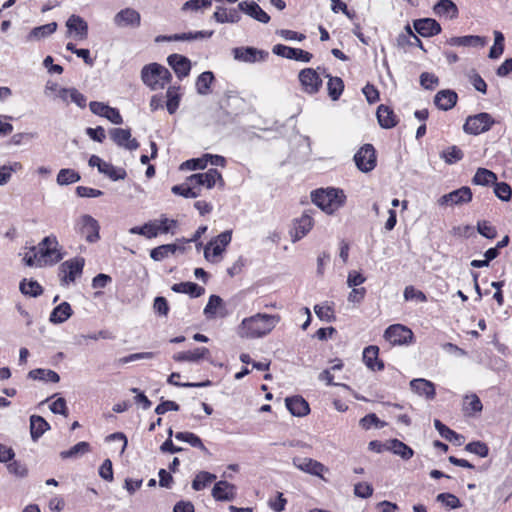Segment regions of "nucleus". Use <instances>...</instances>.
<instances>
[{
	"instance_id": "nucleus-1",
	"label": "nucleus",
	"mask_w": 512,
	"mask_h": 512,
	"mask_svg": "<svg viewBox=\"0 0 512 512\" xmlns=\"http://www.w3.org/2000/svg\"><path fill=\"white\" fill-rule=\"evenodd\" d=\"M278 314L257 313L244 318L237 327V335L242 339H258L269 335L280 322Z\"/></svg>"
},
{
	"instance_id": "nucleus-2",
	"label": "nucleus",
	"mask_w": 512,
	"mask_h": 512,
	"mask_svg": "<svg viewBox=\"0 0 512 512\" xmlns=\"http://www.w3.org/2000/svg\"><path fill=\"white\" fill-rule=\"evenodd\" d=\"M311 199L322 211L333 214L344 205L346 196L343 190L329 187L311 192Z\"/></svg>"
},
{
	"instance_id": "nucleus-3",
	"label": "nucleus",
	"mask_w": 512,
	"mask_h": 512,
	"mask_svg": "<svg viewBox=\"0 0 512 512\" xmlns=\"http://www.w3.org/2000/svg\"><path fill=\"white\" fill-rule=\"evenodd\" d=\"M35 248L39 254L40 266L55 265L64 257L62 247L54 235L45 237Z\"/></svg>"
},
{
	"instance_id": "nucleus-4",
	"label": "nucleus",
	"mask_w": 512,
	"mask_h": 512,
	"mask_svg": "<svg viewBox=\"0 0 512 512\" xmlns=\"http://www.w3.org/2000/svg\"><path fill=\"white\" fill-rule=\"evenodd\" d=\"M141 78L144 84L152 90H159L170 82L171 73L166 67L158 63H151L142 68Z\"/></svg>"
},
{
	"instance_id": "nucleus-5",
	"label": "nucleus",
	"mask_w": 512,
	"mask_h": 512,
	"mask_svg": "<svg viewBox=\"0 0 512 512\" xmlns=\"http://www.w3.org/2000/svg\"><path fill=\"white\" fill-rule=\"evenodd\" d=\"M74 230L88 243H96L100 239L99 222L89 214H82L75 220Z\"/></svg>"
},
{
	"instance_id": "nucleus-6",
	"label": "nucleus",
	"mask_w": 512,
	"mask_h": 512,
	"mask_svg": "<svg viewBox=\"0 0 512 512\" xmlns=\"http://www.w3.org/2000/svg\"><path fill=\"white\" fill-rule=\"evenodd\" d=\"M85 265L83 257H74L66 260L59 266V278L61 285L68 286L74 283L76 278L82 275Z\"/></svg>"
},
{
	"instance_id": "nucleus-7",
	"label": "nucleus",
	"mask_w": 512,
	"mask_h": 512,
	"mask_svg": "<svg viewBox=\"0 0 512 512\" xmlns=\"http://www.w3.org/2000/svg\"><path fill=\"white\" fill-rule=\"evenodd\" d=\"M494 122L495 121L490 114L482 112L469 116L464 123L463 129L468 134L478 135L488 131Z\"/></svg>"
},
{
	"instance_id": "nucleus-8",
	"label": "nucleus",
	"mask_w": 512,
	"mask_h": 512,
	"mask_svg": "<svg viewBox=\"0 0 512 512\" xmlns=\"http://www.w3.org/2000/svg\"><path fill=\"white\" fill-rule=\"evenodd\" d=\"M231 231H224L211 240L204 249V257L210 262H217L218 258L225 251L226 246L231 242Z\"/></svg>"
},
{
	"instance_id": "nucleus-9",
	"label": "nucleus",
	"mask_w": 512,
	"mask_h": 512,
	"mask_svg": "<svg viewBox=\"0 0 512 512\" xmlns=\"http://www.w3.org/2000/svg\"><path fill=\"white\" fill-rule=\"evenodd\" d=\"M357 168L364 173L372 171L376 167V151L373 145L364 144L354 155Z\"/></svg>"
},
{
	"instance_id": "nucleus-10",
	"label": "nucleus",
	"mask_w": 512,
	"mask_h": 512,
	"mask_svg": "<svg viewBox=\"0 0 512 512\" xmlns=\"http://www.w3.org/2000/svg\"><path fill=\"white\" fill-rule=\"evenodd\" d=\"M384 338L392 345H404L412 342L413 332L402 324H393L385 330Z\"/></svg>"
},
{
	"instance_id": "nucleus-11",
	"label": "nucleus",
	"mask_w": 512,
	"mask_h": 512,
	"mask_svg": "<svg viewBox=\"0 0 512 512\" xmlns=\"http://www.w3.org/2000/svg\"><path fill=\"white\" fill-rule=\"evenodd\" d=\"M472 200V191L469 187L463 186L450 193L441 196L437 203L439 206H460Z\"/></svg>"
},
{
	"instance_id": "nucleus-12",
	"label": "nucleus",
	"mask_w": 512,
	"mask_h": 512,
	"mask_svg": "<svg viewBox=\"0 0 512 512\" xmlns=\"http://www.w3.org/2000/svg\"><path fill=\"white\" fill-rule=\"evenodd\" d=\"M113 23L117 28H138L141 25V15L133 8H124L113 17Z\"/></svg>"
},
{
	"instance_id": "nucleus-13",
	"label": "nucleus",
	"mask_w": 512,
	"mask_h": 512,
	"mask_svg": "<svg viewBox=\"0 0 512 512\" xmlns=\"http://www.w3.org/2000/svg\"><path fill=\"white\" fill-rule=\"evenodd\" d=\"M302 90L308 94L317 93L321 86L322 80L316 70L312 68H304L298 74Z\"/></svg>"
},
{
	"instance_id": "nucleus-14",
	"label": "nucleus",
	"mask_w": 512,
	"mask_h": 512,
	"mask_svg": "<svg viewBox=\"0 0 512 512\" xmlns=\"http://www.w3.org/2000/svg\"><path fill=\"white\" fill-rule=\"evenodd\" d=\"M292 463L300 471L322 479H324L323 473L328 472V468L326 466L312 458L294 457L292 459Z\"/></svg>"
},
{
	"instance_id": "nucleus-15",
	"label": "nucleus",
	"mask_w": 512,
	"mask_h": 512,
	"mask_svg": "<svg viewBox=\"0 0 512 512\" xmlns=\"http://www.w3.org/2000/svg\"><path fill=\"white\" fill-rule=\"evenodd\" d=\"M272 52L277 56L303 63L310 62L313 57V55L308 51L300 48H292L283 44L274 45Z\"/></svg>"
},
{
	"instance_id": "nucleus-16",
	"label": "nucleus",
	"mask_w": 512,
	"mask_h": 512,
	"mask_svg": "<svg viewBox=\"0 0 512 512\" xmlns=\"http://www.w3.org/2000/svg\"><path fill=\"white\" fill-rule=\"evenodd\" d=\"M233 56L235 60L245 63H255L265 61L269 53L254 47H237L233 49Z\"/></svg>"
},
{
	"instance_id": "nucleus-17",
	"label": "nucleus",
	"mask_w": 512,
	"mask_h": 512,
	"mask_svg": "<svg viewBox=\"0 0 512 512\" xmlns=\"http://www.w3.org/2000/svg\"><path fill=\"white\" fill-rule=\"evenodd\" d=\"M91 112L109 120L113 124H122L123 118L118 109L108 106L103 102L92 101L89 104Z\"/></svg>"
},
{
	"instance_id": "nucleus-18",
	"label": "nucleus",
	"mask_w": 512,
	"mask_h": 512,
	"mask_svg": "<svg viewBox=\"0 0 512 512\" xmlns=\"http://www.w3.org/2000/svg\"><path fill=\"white\" fill-rule=\"evenodd\" d=\"M111 139L120 147L130 151L136 150L139 143L135 138H132L129 129L113 128L109 131Z\"/></svg>"
},
{
	"instance_id": "nucleus-19",
	"label": "nucleus",
	"mask_w": 512,
	"mask_h": 512,
	"mask_svg": "<svg viewBox=\"0 0 512 512\" xmlns=\"http://www.w3.org/2000/svg\"><path fill=\"white\" fill-rule=\"evenodd\" d=\"M66 27L77 40H85L88 36V24L78 15H71L66 22Z\"/></svg>"
},
{
	"instance_id": "nucleus-20",
	"label": "nucleus",
	"mask_w": 512,
	"mask_h": 512,
	"mask_svg": "<svg viewBox=\"0 0 512 512\" xmlns=\"http://www.w3.org/2000/svg\"><path fill=\"white\" fill-rule=\"evenodd\" d=\"M314 225L313 218L307 212L297 219L294 223V229L291 232V238L293 242L302 239L312 229Z\"/></svg>"
},
{
	"instance_id": "nucleus-21",
	"label": "nucleus",
	"mask_w": 512,
	"mask_h": 512,
	"mask_svg": "<svg viewBox=\"0 0 512 512\" xmlns=\"http://www.w3.org/2000/svg\"><path fill=\"white\" fill-rule=\"evenodd\" d=\"M216 501H231L236 497V487L227 481H218L212 489Z\"/></svg>"
},
{
	"instance_id": "nucleus-22",
	"label": "nucleus",
	"mask_w": 512,
	"mask_h": 512,
	"mask_svg": "<svg viewBox=\"0 0 512 512\" xmlns=\"http://www.w3.org/2000/svg\"><path fill=\"white\" fill-rule=\"evenodd\" d=\"M458 100V95L450 89L440 90L434 97V104L440 110L447 111L452 109Z\"/></svg>"
},
{
	"instance_id": "nucleus-23",
	"label": "nucleus",
	"mask_w": 512,
	"mask_h": 512,
	"mask_svg": "<svg viewBox=\"0 0 512 512\" xmlns=\"http://www.w3.org/2000/svg\"><path fill=\"white\" fill-rule=\"evenodd\" d=\"M414 28L423 37H431L441 32L440 24L432 18L415 20Z\"/></svg>"
},
{
	"instance_id": "nucleus-24",
	"label": "nucleus",
	"mask_w": 512,
	"mask_h": 512,
	"mask_svg": "<svg viewBox=\"0 0 512 512\" xmlns=\"http://www.w3.org/2000/svg\"><path fill=\"white\" fill-rule=\"evenodd\" d=\"M167 62L180 79L189 75L191 62L187 57L179 54H172L167 58Z\"/></svg>"
},
{
	"instance_id": "nucleus-25",
	"label": "nucleus",
	"mask_w": 512,
	"mask_h": 512,
	"mask_svg": "<svg viewBox=\"0 0 512 512\" xmlns=\"http://www.w3.org/2000/svg\"><path fill=\"white\" fill-rule=\"evenodd\" d=\"M286 408L296 417H304L310 412L309 404L301 396L287 397L285 399Z\"/></svg>"
},
{
	"instance_id": "nucleus-26",
	"label": "nucleus",
	"mask_w": 512,
	"mask_h": 512,
	"mask_svg": "<svg viewBox=\"0 0 512 512\" xmlns=\"http://www.w3.org/2000/svg\"><path fill=\"white\" fill-rule=\"evenodd\" d=\"M238 7L242 12L261 23L270 21V16L254 1H242L238 4Z\"/></svg>"
},
{
	"instance_id": "nucleus-27",
	"label": "nucleus",
	"mask_w": 512,
	"mask_h": 512,
	"mask_svg": "<svg viewBox=\"0 0 512 512\" xmlns=\"http://www.w3.org/2000/svg\"><path fill=\"white\" fill-rule=\"evenodd\" d=\"M204 314L208 319L216 317H225L227 315L223 300L217 295H211L204 308Z\"/></svg>"
},
{
	"instance_id": "nucleus-28",
	"label": "nucleus",
	"mask_w": 512,
	"mask_h": 512,
	"mask_svg": "<svg viewBox=\"0 0 512 512\" xmlns=\"http://www.w3.org/2000/svg\"><path fill=\"white\" fill-rule=\"evenodd\" d=\"M410 387L416 394L419 396H424L428 400L435 398V386L429 380L423 378L413 379L410 382Z\"/></svg>"
},
{
	"instance_id": "nucleus-29",
	"label": "nucleus",
	"mask_w": 512,
	"mask_h": 512,
	"mask_svg": "<svg viewBox=\"0 0 512 512\" xmlns=\"http://www.w3.org/2000/svg\"><path fill=\"white\" fill-rule=\"evenodd\" d=\"M210 351L205 347H198L192 351L179 352L173 356L178 362H198L202 359H209Z\"/></svg>"
},
{
	"instance_id": "nucleus-30",
	"label": "nucleus",
	"mask_w": 512,
	"mask_h": 512,
	"mask_svg": "<svg viewBox=\"0 0 512 512\" xmlns=\"http://www.w3.org/2000/svg\"><path fill=\"white\" fill-rule=\"evenodd\" d=\"M446 43L450 46L477 47L484 46L486 44V39L481 36L466 35L451 37L447 39Z\"/></svg>"
},
{
	"instance_id": "nucleus-31",
	"label": "nucleus",
	"mask_w": 512,
	"mask_h": 512,
	"mask_svg": "<svg viewBox=\"0 0 512 512\" xmlns=\"http://www.w3.org/2000/svg\"><path fill=\"white\" fill-rule=\"evenodd\" d=\"M195 180L198 181L201 187H206L207 189L213 188L217 182H220L223 185V179L221 174L217 169H209L204 173H196Z\"/></svg>"
},
{
	"instance_id": "nucleus-32",
	"label": "nucleus",
	"mask_w": 512,
	"mask_h": 512,
	"mask_svg": "<svg viewBox=\"0 0 512 512\" xmlns=\"http://www.w3.org/2000/svg\"><path fill=\"white\" fill-rule=\"evenodd\" d=\"M379 348L377 346H368L363 351V361L366 366L375 371L382 370L384 368V364L381 360L378 359Z\"/></svg>"
},
{
	"instance_id": "nucleus-33",
	"label": "nucleus",
	"mask_w": 512,
	"mask_h": 512,
	"mask_svg": "<svg viewBox=\"0 0 512 512\" xmlns=\"http://www.w3.org/2000/svg\"><path fill=\"white\" fill-rule=\"evenodd\" d=\"M377 119L382 128L390 129L396 126L398 120L393 110L388 106L380 105L377 109Z\"/></svg>"
},
{
	"instance_id": "nucleus-34",
	"label": "nucleus",
	"mask_w": 512,
	"mask_h": 512,
	"mask_svg": "<svg viewBox=\"0 0 512 512\" xmlns=\"http://www.w3.org/2000/svg\"><path fill=\"white\" fill-rule=\"evenodd\" d=\"M50 429L49 423L41 416H30V434L33 441H37Z\"/></svg>"
},
{
	"instance_id": "nucleus-35",
	"label": "nucleus",
	"mask_w": 512,
	"mask_h": 512,
	"mask_svg": "<svg viewBox=\"0 0 512 512\" xmlns=\"http://www.w3.org/2000/svg\"><path fill=\"white\" fill-rule=\"evenodd\" d=\"M397 45L401 48H405L406 46H418L424 50L421 40L414 34L409 25H406L404 31L397 37Z\"/></svg>"
},
{
	"instance_id": "nucleus-36",
	"label": "nucleus",
	"mask_w": 512,
	"mask_h": 512,
	"mask_svg": "<svg viewBox=\"0 0 512 512\" xmlns=\"http://www.w3.org/2000/svg\"><path fill=\"white\" fill-rule=\"evenodd\" d=\"M172 291L176 293L188 294L191 297L197 298L204 294L205 289L193 282H181L172 285Z\"/></svg>"
},
{
	"instance_id": "nucleus-37",
	"label": "nucleus",
	"mask_w": 512,
	"mask_h": 512,
	"mask_svg": "<svg viewBox=\"0 0 512 512\" xmlns=\"http://www.w3.org/2000/svg\"><path fill=\"white\" fill-rule=\"evenodd\" d=\"M385 448L404 460L410 459L414 454L413 450L409 446L398 439L389 440L385 445Z\"/></svg>"
},
{
	"instance_id": "nucleus-38",
	"label": "nucleus",
	"mask_w": 512,
	"mask_h": 512,
	"mask_svg": "<svg viewBox=\"0 0 512 512\" xmlns=\"http://www.w3.org/2000/svg\"><path fill=\"white\" fill-rule=\"evenodd\" d=\"M72 315V308L68 302H62L53 309L49 320L54 324H60L68 320Z\"/></svg>"
},
{
	"instance_id": "nucleus-39",
	"label": "nucleus",
	"mask_w": 512,
	"mask_h": 512,
	"mask_svg": "<svg viewBox=\"0 0 512 512\" xmlns=\"http://www.w3.org/2000/svg\"><path fill=\"white\" fill-rule=\"evenodd\" d=\"M434 12L439 16H446L450 19H454L458 16V8L451 0H440L434 6Z\"/></svg>"
},
{
	"instance_id": "nucleus-40",
	"label": "nucleus",
	"mask_w": 512,
	"mask_h": 512,
	"mask_svg": "<svg viewBox=\"0 0 512 512\" xmlns=\"http://www.w3.org/2000/svg\"><path fill=\"white\" fill-rule=\"evenodd\" d=\"M178 249H180V247L176 244L160 245L150 251V257L154 261H162L170 255L175 254Z\"/></svg>"
},
{
	"instance_id": "nucleus-41",
	"label": "nucleus",
	"mask_w": 512,
	"mask_h": 512,
	"mask_svg": "<svg viewBox=\"0 0 512 512\" xmlns=\"http://www.w3.org/2000/svg\"><path fill=\"white\" fill-rule=\"evenodd\" d=\"M496 180L497 176L494 172L486 168H478L472 179V183L475 185L486 186L489 184H494Z\"/></svg>"
},
{
	"instance_id": "nucleus-42",
	"label": "nucleus",
	"mask_w": 512,
	"mask_h": 512,
	"mask_svg": "<svg viewBox=\"0 0 512 512\" xmlns=\"http://www.w3.org/2000/svg\"><path fill=\"white\" fill-rule=\"evenodd\" d=\"M326 77L328 78V95L332 100H338L344 89L343 80L340 77H333L329 74H327Z\"/></svg>"
},
{
	"instance_id": "nucleus-43",
	"label": "nucleus",
	"mask_w": 512,
	"mask_h": 512,
	"mask_svg": "<svg viewBox=\"0 0 512 512\" xmlns=\"http://www.w3.org/2000/svg\"><path fill=\"white\" fill-rule=\"evenodd\" d=\"M57 29V23L51 22L39 27H35L28 35V40H40L46 36L53 34Z\"/></svg>"
},
{
	"instance_id": "nucleus-44",
	"label": "nucleus",
	"mask_w": 512,
	"mask_h": 512,
	"mask_svg": "<svg viewBox=\"0 0 512 512\" xmlns=\"http://www.w3.org/2000/svg\"><path fill=\"white\" fill-rule=\"evenodd\" d=\"M483 409L482 402L476 394H469L464 397L463 411L471 415L472 413L481 412Z\"/></svg>"
},
{
	"instance_id": "nucleus-45",
	"label": "nucleus",
	"mask_w": 512,
	"mask_h": 512,
	"mask_svg": "<svg viewBox=\"0 0 512 512\" xmlns=\"http://www.w3.org/2000/svg\"><path fill=\"white\" fill-rule=\"evenodd\" d=\"M99 172L106 175L113 181L123 180L127 176V173L124 168L115 167L108 162H104V164H102V167Z\"/></svg>"
},
{
	"instance_id": "nucleus-46",
	"label": "nucleus",
	"mask_w": 512,
	"mask_h": 512,
	"mask_svg": "<svg viewBox=\"0 0 512 512\" xmlns=\"http://www.w3.org/2000/svg\"><path fill=\"white\" fill-rule=\"evenodd\" d=\"M29 377L35 380L52 383H57L60 380L59 375L55 371L49 369H34L29 372Z\"/></svg>"
},
{
	"instance_id": "nucleus-47",
	"label": "nucleus",
	"mask_w": 512,
	"mask_h": 512,
	"mask_svg": "<svg viewBox=\"0 0 512 512\" xmlns=\"http://www.w3.org/2000/svg\"><path fill=\"white\" fill-rule=\"evenodd\" d=\"M214 80V75L210 71L201 73L196 80L197 92L201 95H207L210 91V85Z\"/></svg>"
},
{
	"instance_id": "nucleus-48",
	"label": "nucleus",
	"mask_w": 512,
	"mask_h": 512,
	"mask_svg": "<svg viewBox=\"0 0 512 512\" xmlns=\"http://www.w3.org/2000/svg\"><path fill=\"white\" fill-rule=\"evenodd\" d=\"M216 479V475L210 472L201 471L199 472L194 480L192 481V488L195 491H200L207 487L210 483H212Z\"/></svg>"
},
{
	"instance_id": "nucleus-49",
	"label": "nucleus",
	"mask_w": 512,
	"mask_h": 512,
	"mask_svg": "<svg viewBox=\"0 0 512 512\" xmlns=\"http://www.w3.org/2000/svg\"><path fill=\"white\" fill-rule=\"evenodd\" d=\"M90 451V445L88 442L82 441L71 447L69 450L62 451L60 457L62 459L77 458L80 455Z\"/></svg>"
},
{
	"instance_id": "nucleus-50",
	"label": "nucleus",
	"mask_w": 512,
	"mask_h": 512,
	"mask_svg": "<svg viewBox=\"0 0 512 512\" xmlns=\"http://www.w3.org/2000/svg\"><path fill=\"white\" fill-rule=\"evenodd\" d=\"M19 289L24 295H28L31 297H37L43 293L41 285L37 281L33 280H22L20 282Z\"/></svg>"
},
{
	"instance_id": "nucleus-51",
	"label": "nucleus",
	"mask_w": 512,
	"mask_h": 512,
	"mask_svg": "<svg viewBox=\"0 0 512 512\" xmlns=\"http://www.w3.org/2000/svg\"><path fill=\"white\" fill-rule=\"evenodd\" d=\"M80 175L73 169H61L57 175V183L61 186L76 183L80 180Z\"/></svg>"
},
{
	"instance_id": "nucleus-52",
	"label": "nucleus",
	"mask_w": 512,
	"mask_h": 512,
	"mask_svg": "<svg viewBox=\"0 0 512 512\" xmlns=\"http://www.w3.org/2000/svg\"><path fill=\"white\" fill-rule=\"evenodd\" d=\"M175 438L180 441H184L189 443L191 446L201 449L204 452H207V448L203 444L202 440L191 432H178L175 434Z\"/></svg>"
},
{
	"instance_id": "nucleus-53",
	"label": "nucleus",
	"mask_w": 512,
	"mask_h": 512,
	"mask_svg": "<svg viewBox=\"0 0 512 512\" xmlns=\"http://www.w3.org/2000/svg\"><path fill=\"white\" fill-rule=\"evenodd\" d=\"M504 51V36L500 31H494V45L491 47L489 57L491 59L499 58Z\"/></svg>"
},
{
	"instance_id": "nucleus-54",
	"label": "nucleus",
	"mask_w": 512,
	"mask_h": 512,
	"mask_svg": "<svg viewBox=\"0 0 512 512\" xmlns=\"http://www.w3.org/2000/svg\"><path fill=\"white\" fill-rule=\"evenodd\" d=\"M171 190L174 194L183 196L185 198H197L201 195L199 190H193V187L188 186L187 183L175 185Z\"/></svg>"
},
{
	"instance_id": "nucleus-55",
	"label": "nucleus",
	"mask_w": 512,
	"mask_h": 512,
	"mask_svg": "<svg viewBox=\"0 0 512 512\" xmlns=\"http://www.w3.org/2000/svg\"><path fill=\"white\" fill-rule=\"evenodd\" d=\"M314 312L317 315V317L321 320H324L326 322H331L334 320V311L332 307L325 303V304H317L314 306Z\"/></svg>"
},
{
	"instance_id": "nucleus-56",
	"label": "nucleus",
	"mask_w": 512,
	"mask_h": 512,
	"mask_svg": "<svg viewBox=\"0 0 512 512\" xmlns=\"http://www.w3.org/2000/svg\"><path fill=\"white\" fill-rule=\"evenodd\" d=\"M213 34V31H198V32H188L181 34H173V38L177 39V41H191L197 40L201 38H210Z\"/></svg>"
},
{
	"instance_id": "nucleus-57",
	"label": "nucleus",
	"mask_w": 512,
	"mask_h": 512,
	"mask_svg": "<svg viewBox=\"0 0 512 512\" xmlns=\"http://www.w3.org/2000/svg\"><path fill=\"white\" fill-rule=\"evenodd\" d=\"M167 102L166 107L170 114H174L179 107L180 96L177 94L174 87H170L166 93Z\"/></svg>"
},
{
	"instance_id": "nucleus-58",
	"label": "nucleus",
	"mask_w": 512,
	"mask_h": 512,
	"mask_svg": "<svg viewBox=\"0 0 512 512\" xmlns=\"http://www.w3.org/2000/svg\"><path fill=\"white\" fill-rule=\"evenodd\" d=\"M359 425L364 430H369L372 426H375L377 428H382L386 425V423L380 421L379 418L376 416V414L370 413L360 419Z\"/></svg>"
},
{
	"instance_id": "nucleus-59",
	"label": "nucleus",
	"mask_w": 512,
	"mask_h": 512,
	"mask_svg": "<svg viewBox=\"0 0 512 512\" xmlns=\"http://www.w3.org/2000/svg\"><path fill=\"white\" fill-rule=\"evenodd\" d=\"M436 500L451 509L461 506L459 498L451 493H440L437 495Z\"/></svg>"
},
{
	"instance_id": "nucleus-60",
	"label": "nucleus",
	"mask_w": 512,
	"mask_h": 512,
	"mask_svg": "<svg viewBox=\"0 0 512 512\" xmlns=\"http://www.w3.org/2000/svg\"><path fill=\"white\" fill-rule=\"evenodd\" d=\"M434 426L439 434L448 441H453L454 439L458 440L460 437L455 431L451 430L438 419L434 420Z\"/></svg>"
},
{
	"instance_id": "nucleus-61",
	"label": "nucleus",
	"mask_w": 512,
	"mask_h": 512,
	"mask_svg": "<svg viewBox=\"0 0 512 512\" xmlns=\"http://www.w3.org/2000/svg\"><path fill=\"white\" fill-rule=\"evenodd\" d=\"M465 450L480 457H487L489 453L488 446L480 441L470 442L465 446Z\"/></svg>"
},
{
	"instance_id": "nucleus-62",
	"label": "nucleus",
	"mask_w": 512,
	"mask_h": 512,
	"mask_svg": "<svg viewBox=\"0 0 512 512\" xmlns=\"http://www.w3.org/2000/svg\"><path fill=\"white\" fill-rule=\"evenodd\" d=\"M214 18L219 23H235L239 20V16L234 13H228L225 8H219L214 13Z\"/></svg>"
},
{
	"instance_id": "nucleus-63",
	"label": "nucleus",
	"mask_w": 512,
	"mask_h": 512,
	"mask_svg": "<svg viewBox=\"0 0 512 512\" xmlns=\"http://www.w3.org/2000/svg\"><path fill=\"white\" fill-rule=\"evenodd\" d=\"M494 184H495V187H494L495 195L502 201L510 200L511 195H512L511 187L505 182H500V183L495 182Z\"/></svg>"
},
{
	"instance_id": "nucleus-64",
	"label": "nucleus",
	"mask_w": 512,
	"mask_h": 512,
	"mask_svg": "<svg viewBox=\"0 0 512 512\" xmlns=\"http://www.w3.org/2000/svg\"><path fill=\"white\" fill-rule=\"evenodd\" d=\"M442 157L448 164H453L463 158V152L457 146H452L442 153Z\"/></svg>"
}]
</instances>
